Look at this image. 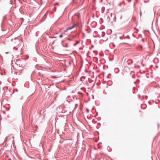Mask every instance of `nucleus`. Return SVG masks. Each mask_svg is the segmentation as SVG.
I'll list each match as a JSON object with an SVG mask.
<instances>
[{
	"instance_id": "obj_5",
	"label": "nucleus",
	"mask_w": 160,
	"mask_h": 160,
	"mask_svg": "<svg viewBox=\"0 0 160 160\" xmlns=\"http://www.w3.org/2000/svg\"><path fill=\"white\" fill-rule=\"evenodd\" d=\"M131 1V0H128V2H130Z\"/></svg>"
},
{
	"instance_id": "obj_2",
	"label": "nucleus",
	"mask_w": 160,
	"mask_h": 160,
	"mask_svg": "<svg viewBox=\"0 0 160 160\" xmlns=\"http://www.w3.org/2000/svg\"><path fill=\"white\" fill-rule=\"evenodd\" d=\"M86 110H87V112H89V109H88L87 108V109H86Z\"/></svg>"
},
{
	"instance_id": "obj_1",
	"label": "nucleus",
	"mask_w": 160,
	"mask_h": 160,
	"mask_svg": "<svg viewBox=\"0 0 160 160\" xmlns=\"http://www.w3.org/2000/svg\"><path fill=\"white\" fill-rule=\"evenodd\" d=\"M75 26V24H74L71 27H70L68 28H67L64 31L63 33H62V34H61L59 35V37L60 38H62L63 37V33H65L66 32H67L68 30H71Z\"/></svg>"
},
{
	"instance_id": "obj_4",
	"label": "nucleus",
	"mask_w": 160,
	"mask_h": 160,
	"mask_svg": "<svg viewBox=\"0 0 160 160\" xmlns=\"http://www.w3.org/2000/svg\"><path fill=\"white\" fill-rule=\"evenodd\" d=\"M68 40H71V39L69 38H68Z\"/></svg>"
},
{
	"instance_id": "obj_3",
	"label": "nucleus",
	"mask_w": 160,
	"mask_h": 160,
	"mask_svg": "<svg viewBox=\"0 0 160 160\" xmlns=\"http://www.w3.org/2000/svg\"><path fill=\"white\" fill-rule=\"evenodd\" d=\"M52 77L54 78H56L55 76H52Z\"/></svg>"
}]
</instances>
